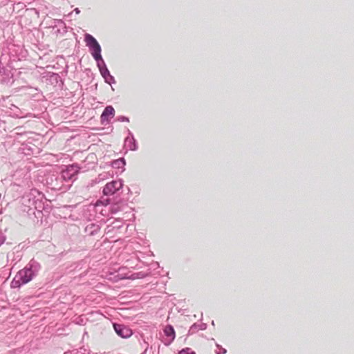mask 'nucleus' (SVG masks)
Here are the masks:
<instances>
[{"instance_id": "obj_1", "label": "nucleus", "mask_w": 354, "mask_h": 354, "mask_svg": "<svg viewBox=\"0 0 354 354\" xmlns=\"http://www.w3.org/2000/svg\"><path fill=\"white\" fill-rule=\"evenodd\" d=\"M84 41L86 46L89 47L91 50V54L96 61L102 59L101 56V47L97 40L90 34L85 35Z\"/></svg>"}, {"instance_id": "obj_2", "label": "nucleus", "mask_w": 354, "mask_h": 354, "mask_svg": "<svg viewBox=\"0 0 354 354\" xmlns=\"http://www.w3.org/2000/svg\"><path fill=\"white\" fill-rule=\"evenodd\" d=\"M122 187V183L119 181L108 183L103 189L104 195H111Z\"/></svg>"}, {"instance_id": "obj_3", "label": "nucleus", "mask_w": 354, "mask_h": 354, "mask_svg": "<svg viewBox=\"0 0 354 354\" xmlns=\"http://www.w3.org/2000/svg\"><path fill=\"white\" fill-rule=\"evenodd\" d=\"M32 271L31 269L25 268L18 272L17 278L21 279L22 283H27L32 278Z\"/></svg>"}, {"instance_id": "obj_4", "label": "nucleus", "mask_w": 354, "mask_h": 354, "mask_svg": "<svg viewBox=\"0 0 354 354\" xmlns=\"http://www.w3.org/2000/svg\"><path fill=\"white\" fill-rule=\"evenodd\" d=\"M113 327L115 333L122 338H127L132 335L131 330L124 326L115 324Z\"/></svg>"}, {"instance_id": "obj_5", "label": "nucleus", "mask_w": 354, "mask_h": 354, "mask_svg": "<svg viewBox=\"0 0 354 354\" xmlns=\"http://www.w3.org/2000/svg\"><path fill=\"white\" fill-rule=\"evenodd\" d=\"M114 115L115 110L113 107L111 106H106L101 115V122L102 123L104 122H109L111 118H113Z\"/></svg>"}, {"instance_id": "obj_6", "label": "nucleus", "mask_w": 354, "mask_h": 354, "mask_svg": "<svg viewBox=\"0 0 354 354\" xmlns=\"http://www.w3.org/2000/svg\"><path fill=\"white\" fill-rule=\"evenodd\" d=\"M164 333H165V335H167V337H171V339H174L175 331H174V328L171 326H170V325L167 326L164 329Z\"/></svg>"}, {"instance_id": "obj_7", "label": "nucleus", "mask_w": 354, "mask_h": 354, "mask_svg": "<svg viewBox=\"0 0 354 354\" xmlns=\"http://www.w3.org/2000/svg\"><path fill=\"white\" fill-rule=\"evenodd\" d=\"M21 284H23V283H21V279L17 278V276L16 275V277H15V279H13V281L11 283V287L12 288H18Z\"/></svg>"}, {"instance_id": "obj_8", "label": "nucleus", "mask_w": 354, "mask_h": 354, "mask_svg": "<svg viewBox=\"0 0 354 354\" xmlns=\"http://www.w3.org/2000/svg\"><path fill=\"white\" fill-rule=\"evenodd\" d=\"M179 354H196V353L193 351L191 348H186L180 351L179 352Z\"/></svg>"}]
</instances>
